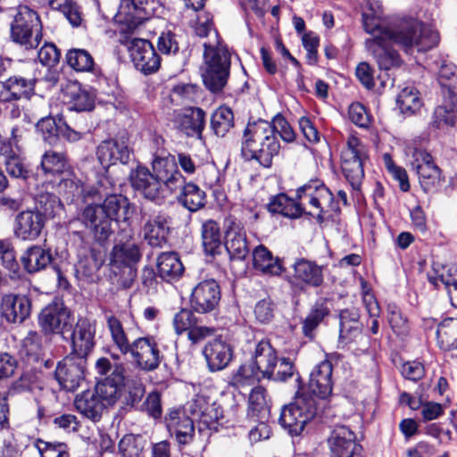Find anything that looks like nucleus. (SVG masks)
Segmentation results:
<instances>
[{"label": "nucleus", "mask_w": 457, "mask_h": 457, "mask_svg": "<svg viewBox=\"0 0 457 457\" xmlns=\"http://www.w3.org/2000/svg\"><path fill=\"white\" fill-rule=\"evenodd\" d=\"M439 41L438 33L431 27L415 19L403 20L395 30H385L382 35L366 39L365 47L375 58L380 70L389 71L398 68L402 59L392 48V43L402 46L405 52L414 47L419 51H428L436 46Z\"/></svg>", "instance_id": "f257e3e1"}, {"label": "nucleus", "mask_w": 457, "mask_h": 457, "mask_svg": "<svg viewBox=\"0 0 457 457\" xmlns=\"http://www.w3.org/2000/svg\"><path fill=\"white\" fill-rule=\"evenodd\" d=\"M330 190L320 179H312L296 190V200L280 194L273 197L268 204V210L272 213L281 214L288 218H299L304 212L308 204L316 213L309 211L310 215H316L319 222L324 220V208L333 202Z\"/></svg>", "instance_id": "f03ea898"}, {"label": "nucleus", "mask_w": 457, "mask_h": 457, "mask_svg": "<svg viewBox=\"0 0 457 457\" xmlns=\"http://www.w3.org/2000/svg\"><path fill=\"white\" fill-rule=\"evenodd\" d=\"M279 148L276 128L271 123L259 120L247 124L241 145L242 155L246 161L256 160L263 167L269 168Z\"/></svg>", "instance_id": "7ed1b4c3"}, {"label": "nucleus", "mask_w": 457, "mask_h": 457, "mask_svg": "<svg viewBox=\"0 0 457 457\" xmlns=\"http://www.w3.org/2000/svg\"><path fill=\"white\" fill-rule=\"evenodd\" d=\"M204 47L206 65L202 74L204 84L212 93L221 92L229 77L230 54L227 46L220 41L217 31H215V42H205Z\"/></svg>", "instance_id": "20e7f679"}, {"label": "nucleus", "mask_w": 457, "mask_h": 457, "mask_svg": "<svg viewBox=\"0 0 457 457\" xmlns=\"http://www.w3.org/2000/svg\"><path fill=\"white\" fill-rule=\"evenodd\" d=\"M174 161L171 156L162 157L155 154L151 162L153 172L145 166L137 165L129 174L132 187L152 201L162 197L160 173L166 165Z\"/></svg>", "instance_id": "39448f33"}, {"label": "nucleus", "mask_w": 457, "mask_h": 457, "mask_svg": "<svg viewBox=\"0 0 457 457\" xmlns=\"http://www.w3.org/2000/svg\"><path fill=\"white\" fill-rule=\"evenodd\" d=\"M318 404L316 398L298 391L295 401L282 409L278 421L289 434L299 436L316 416Z\"/></svg>", "instance_id": "423d86ee"}, {"label": "nucleus", "mask_w": 457, "mask_h": 457, "mask_svg": "<svg viewBox=\"0 0 457 457\" xmlns=\"http://www.w3.org/2000/svg\"><path fill=\"white\" fill-rule=\"evenodd\" d=\"M11 36L26 49L37 47L42 40V24L37 12L20 5L11 25Z\"/></svg>", "instance_id": "0eeeda50"}, {"label": "nucleus", "mask_w": 457, "mask_h": 457, "mask_svg": "<svg viewBox=\"0 0 457 457\" xmlns=\"http://www.w3.org/2000/svg\"><path fill=\"white\" fill-rule=\"evenodd\" d=\"M141 246L134 241L117 242L109 254V265L112 270H127V278L122 281L126 288L131 287L137 276V265L142 259Z\"/></svg>", "instance_id": "6e6552de"}, {"label": "nucleus", "mask_w": 457, "mask_h": 457, "mask_svg": "<svg viewBox=\"0 0 457 457\" xmlns=\"http://www.w3.org/2000/svg\"><path fill=\"white\" fill-rule=\"evenodd\" d=\"M366 158L365 146L354 136L347 139L346 147L342 151V170L353 189L358 190L364 177L363 161Z\"/></svg>", "instance_id": "1a4fd4ad"}, {"label": "nucleus", "mask_w": 457, "mask_h": 457, "mask_svg": "<svg viewBox=\"0 0 457 457\" xmlns=\"http://www.w3.org/2000/svg\"><path fill=\"white\" fill-rule=\"evenodd\" d=\"M411 154V165L418 175L420 187L425 192L433 191L444 181L440 168L431 154L424 150L414 148Z\"/></svg>", "instance_id": "9d476101"}, {"label": "nucleus", "mask_w": 457, "mask_h": 457, "mask_svg": "<svg viewBox=\"0 0 457 457\" xmlns=\"http://www.w3.org/2000/svg\"><path fill=\"white\" fill-rule=\"evenodd\" d=\"M38 323L45 334H59L62 338L71 328V312L63 303L54 302L41 311Z\"/></svg>", "instance_id": "9b49d317"}, {"label": "nucleus", "mask_w": 457, "mask_h": 457, "mask_svg": "<svg viewBox=\"0 0 457 457\" xmlns=\"http://www.w3.org/2000/svg\"><path fill=\"white\" fill-rule=\"evenodd\" d=\"M95 336L96 322L86 317H79L62 339L71 342V354L87 358L95 346Z\"/></svg>", "instance_id": "f8f14e48"}, {"label": "nucleus", "mask_w": 457, "mask_h": 457, "mask_svg": "<svg viewBox=\"0 0 457 457\" xmlns=\"http://www.w3.org/2000/svg\"><path fill=\"white\" fill-rule=\"evenodd\" d=\"M247 415L259 424L249 432V437L253 441L266 439L270 436V430L265 423L269 415V406L266 401V390L262 386L252 389L248 399Z\"/></svg>", "instance_id": "ddd939ff"}, {"label": "nucleus", "mask_w": 457, "mask_h": 457, "mask_svg": "<svg viewBox=\"0 0 457 457\" xmlns=\"http://www.w3.org/2000/svg\"><path fill=\"white\" fill-rule=\"evenodd\" d=\"M86 366L87 358L70 353L58 363L55 378L62 388L74 391L84 380Z\"/></svg>", "instance_id": "4468645a"}, {"label": "nucleus", "mask_w": 457, "mask_h": 457, "mask_svg": "<svg viewBox=\"0 0 457 457\" xmlns=\"http://www.w3.org/2000/svg\"><path fill=\"white\" fill-rule=\"evenodd\" d=\"M133 361L139 369L151 371L161 363V353L154 337H143L134 340L129 346Z\"/></svg>", "instance_id": "2eb2a0df"}, {"label": "nucleus", "mask_w": 457, "mask_h": 457, "mask_svg": "<svg viewBox=\"0 0 457 457\" xmlns=\"http://www.w3.org/2000/svg\"><path fill=\"white\" fill-rule=\"evenodd\" d=\"M220 297V287L218 282L214 279H206L194 287L190 296V305L198 313H210L217 308Z\"/></svg>", "instance_id": "dca6fc26"}, {"label": "nucleus", "mask_w": 457, "mask_h": 457, "mask_svg": "<svg viewBox=\"0 0 457 457\" xmlns=\"http://www.w3.org/2000/svg\"><path fill=\"white\" fill-rule=\"evenodd\" d=\"M129 56L136 69L147 75L157 71L161 58L150 41L133 38L129 46Z\"/></svg>", "instance_id": "f3484780"}, {"label": "nucleus", "mask_w": 457, "mask_h": 457, "mask_svg": "<svg viewBox=\"0 0 457 457\" xmlns=\"http://www.w3.org/2000/svg\"><path fill=\"white\" fill-rule=\"evenodd\" d=\"M330 457H361L362 447L353 431L344 425L336 426L328 440Z\"/></svg>", "instance_id": "a211bd4d"}, {"label": "nucleus", "mask_w": 457, "mask_h": 457, "mask_svg": "<svg viewBox=\"0 0 457 457\" xmlns=\"http://www.w3.org/2000/svg\"><path fill=\"white\" fill-rule=\"evenodd\" d=\"M131 152L129 137L121 136L102 141L96 148V157L104 168H108L117 162L128 163Z\"/></svg>", "instance_id": "6ab92c4d"}, {"label": "nucleus", "mask_w": 457, "mask_h": 457, "mask_svg": "<svg viewBox=\"0 0 457 457\" xmlns=\"http://www.w3.org/2000/svg\"><path fill=\"white\" fill-rule=\"evenodd\" d=\"M46 223L43 213L28 209L15 216L13 232L22 241H34L40 237Z\"/></svg>", "instance_id": "aec40b11"}, {"label": "nucleus", "mask_w": 457, "mask_h": 457, "mask_svg": "<svg viewBox=\"0 0 457 457\" xmlns=\"http://www.w3.org/2000/svg\"><path fill=\"white\" fill-rule=\"evenodd\" d=\"M333 367L328 360H323L312 369L307 386L306 394L312 397L323 400L328 398L333 388ZM305 393L303 388L299 390Z\"/></svg>", "instance_id": "412c9836"}, {"label": "nucleus", "mask_w": 457, "mask_h": 457, "mask_svg": "<svg viewBox=\"0 0 457 457\" xmlns=\"http://www.w3.org/2000/svg\"><path fill=\"white\" fill-rule=\"evenodd\" d=\"M294 273L289 278V282L295 287H319L324 282L323 267L315 262L300 258L293 266Z\"/></svg>", "instance_id": "4be33fe9"}, {"label": "nucleus", "mask_w": 457, "mask_h": 457, "mask_svg": "<svg viewBox=\"0 0 457 457\" xmlns=\"http://www.w3.org/2000/svg\"><path fill=\"white\" fill-rule=\"evenodd\" d=\"M166 427L171 436H175L179 446L195 443L196 440L195 428L193 420L184 411H170L165 417Z\"/></svg>", "instance_id": "5701e85b"}, {"label": "nucleus", "mask_w": 457, "mask_h": 457, "mask_svg": "<svg viewBox=\"0 0 457 457\" xmlns=\"http://www.w3.org/2000/svg\"><path fill=\"white\" fill-rule=\"evenodd\" d=\"M170 220L163 212H159L147 219L143 226V235L150 246L161 248L167 244Z\"/></svg>", "instance_id": "b1692460"}, {"label": "nucleus", "mask_w": 457, "mask_h": 457, "mask_svg": "<svg viewBox=\"0 0 457 457\" xmlns=\"http://www.w3.org/2000/svg\"><path fill=\"white\" fill-rule=\"evenodd\" d=\"M224 245L231 259L242 261L249 253L246 234L239 222L226 220Z\"/></svg>", "instance_id": "393cba45"}, {"label": "nucleus", "mask_w": 457, "mask_h": 457, "mask_svg": "<svg viewBox=\"0 0 457 457\" xmlns=\"http://www.w3.org/2000/svg\"><path fill=\"white\" fill-rule=\"evenodd\" d=\"M1 312L8 322L21 324L30 315V299L24 295H5L1 301Z\"/></svg>", "instance_id": "a878e982"}, {"label": "nucleus", "mask_w": 457, "mask_h": 457, "mask_svg": "<svg viewBox=\"0 0 457 457\" xmlns=\"http://www.w3.org/2000/svg\"><path fill=\"white\" fill-rule=\"evenodd\" d=\"M82 220L98 241L106 240L112 234V221L99 204L87 205L82 212Z\"/></svg>", "instance_id": "bb28decb"}, {"label": "nucleus", "mask_w": 457, "mask_h": 457, "mask_svg": "<svg viewBox=\"0 0 457 457\" xmlns=\"http://www.w3.org/2000/svg\"><path fill=\"white\" fill-rule=\"evenodd\" d=\"M35 80L21 76H12L0 81V102H16L29 98L34 92Z\"/></svg>", "instance_id": "cd10ccee"}, {"label": "nucleus", "mask_w": 457, "mask_h": 457, "mask_svg": "<svg viewBox=\"0 0 457 457\" xmlns=\"http://www.w3.org/2000/svg\"><path fill=\"white\" fill-rule=\"evenodd\" d=\"M124 368L116 366L110 377L100 378L96 386V395L104 403L113 404L120 395V387L124 380Z\"/></svg>", "instance_id": "c85d7f7f"}, {"label": "nucleus", "mask_w": 457, "mask_h": 457, "mask_svg": "<svg viewBox=\"0 0 457 457\" xmlns=\"http://www.w3.org/2000/svg\"><path fill=\"white\" fill-rule=\"evenodd\" d=\"M203 353L211 371H218L226 368L232 359V349L229 345L220 339L209 342Z\"/></svg>", "instance_id": "c756f323"}, {"label": "nucleus", "mask_w": 457, "mask_h": 457, "mask_svg": "<svg viewBox=\"0 0 457 457\" xmlns=\"http://www.w3.org/2000/svg\"><path fill=\"white\" fill-rule=\"evenodd\" d=\"M62 95L70 110L87 112L94 107L93 96L77 81H69L62 88Z\"/></svg>", "instance_id": "7c9ffc66"}, {"label": "nucleus", "mask_w": 457, "mask_h": 457, "mask_svg": "<svg viewBox=\"0 0 457 457\" xmlns=\"http://www.w3.org/2000/svg\"><path fill=\"white\" fill-rule=\"evenodd\" d=\"M54 258L50 249L41 245H32L23 253L21 262L29 273H35L46 270L53 263Z\"/></svg>", "instance_id": "2f4dec72"}, {"label": "nucleus", "mask_w": 457, "mask_h": 457, "mask_svg": "<svg viewBox=\"0 0 457 457\" xmlns=\"http://www.w3.org/2000/svg\"><path fill=\"white\" fill-rule=\"evenodd\" d=\"M205 127V112L201 108H192L178 119L179 129L189 137L202 139Z\"/></svg>", "instance_id": "473e14b6"}, {"label": "nucleus", "mask_w": 457, "mask_h": 457, "mask_svg": "<svg viewBox=\"0 0 457 457\" xmlns=\"http://www.w3.org/2000/svg\"><path fill=\"white\" fill-rule=\"evenodd\" d=\"M277 361L276 350L269 341L262 340L256 345L252 362L256 366L263 378L272 376Z\"/></svg>", "instance_id": "72a5a7b5"}, {"label": "nucleus", "mask_w": 457, "mask_h": 457, "mask_svg": "<svg viewBox=\"0 0 457 457\" xmlns=\"http://www.w3.org/2000/svg\"><path fill=\"white\" fill-rule=\"evenodd\" d=\"M339 341L345 345L353 342L361 335L360 314L357 309H345L340 312Z\"/></svg>", "instance_id": "f704fd0d"}, {"label": "nucleus", "mask_w": 457, "mask_h": 457, "mask_svg": "<svg viewBox=\"0 0 457 457\" xmlns=\"http://www.w3.org/2000/svg\"><path fill=\"white\" fill-rule=\"evenodd\" d=\"M74 404L80 414L93 422L100 420L104 408V403L92 391H86L77 395Z\"/></svg>", "instance_id": "c9c22d12"}, {"label": "nucleus", "mask_w": 457, "mask_h": 457, "mask_svg": "<svg viewBox=\"0 0 457 457\" xmlns=\"http://www.w3.org/2000/svg\"><path fill=\"white\" fill-rule=\"evenodd\" d=\"M158 276L167 282L179 278L184 272V266L174 252L162 253L156 262Z\"/></svg>", "instance_id": "e433bc0d"}, {"label": "nucleus", "mask_w": 457, "mask_h": 457, "mask_svg": "<svg viewBox=\"0 0 457 457\" xmlns=\"http://www.w3.org/2000/svg\"><path fill=\"white\" fill-rule=\"evenodd\" d=\"M201 237L205 253L215 255L220 253L222 248L221 232L215 220H208L202 224Z\"/></svg>", "instance_id": "4c0bfd02"}, {"label": "nucleus", "mask_w": 457, "mask_h": 457, "mask_svg": "<svg viewBox=\"0 0 457 457\" xmlns=\"http://www.w3.org/2000/svg\"><path fill=\"white\" fill-rule=\"evenodd\" d=\"M253 262L255 270L269 275H279L282 265L278 259H275L265 246L258 245L253 252Z\"/></svg>", "instance_id": "58836bf2"}, {"label": "nucleus", "mask_w": 457, "mask_h": 457, "mask_svg": "<svg viewBox=\"0 0 457 457\" xmlns=\"http://www.w3.org/2000/svg\"><path fill=\"white\" fill-rule=\"evenodd\" d=\"M103 264L104 260L100 254L91 250L88 254L79 257L75 266L76 274L88 282L95 281Z\"/></svg>", "instance_id": "ea45409f"}, {"label": "nucleus", "mask_w": 457, "mask_h": 457, "mask_svg": "<svg viewBox=\"0 0 457 457\" xmlns=\"http://www.w3.org/2000/svg\"><path fill=\"white\" fill-rule=\"evenodd\" d=\"M99 205L103 208L112 222L120 220H126L129 217V200L121 195H108L104 203Z\"/></svg>", "instance_id": "a19ab883"}, {"label": "nucleus", "mask_w": 457, "mask_h": 457, "mask_svg": "<svg viewBox=\"0 0 457 457\" xmlns=\"http://www.w3.org/2000/svg\"><path fill=\"white\" fill-rule=\"evenodd\" d=\"M0 164L4 166L6 172L12 178L22 179L29 178V170L12 149L1 148Z\"/></svg>", "instance_id": "79ce46f5"}, {"label": "nucleus", "mask_w": 457, "mask_h": 457, "mask_svg": "<svg viewBox=\"0 0 457 457\" xmlns=\"http://www.w3.org/2000/svg\"><path fill=\"white\" fill-rule=\"evenodd\" d=\"M179 203L190 212H196L205 204V193L197 185L189 182L182 187Z\"/></svg>", "instance_id": "37998d69"}, {"label": "nucleus", "mask_w": 457, "mask_h": 457, "mask_svg": "<svg viewBox=\"0 0 457 457\" xmlns=\"http://www.w3.org/2000/svg\"><path fill=\"white\" fill-rule=\"evenodd\" d=\"M436 337L439 347L444 351L457 349V319L448 318L437 328Z\"/></svg>", "instance_id": "c03bdc74"}, {"label": "nucleus", "mask_w": 457, "mask_h": 457, "mask_svg": "<svg viewBox=\"0 0 457 457\" xmlns=\"http://www.w3.org/2000/svg\"><path fill=\"white\" fill-rule=\"evenodd\" d=\"M396 104L402 113L411 116L421 107L419 92L413 87H406L401 90L396 99Z\"/></svg>", "instance_id": "a18cd8bd"}, {"label": "nucleus", "mask_w": 457, "mask_h": 457, "mask_svg": "<svg viewBox=\"0 0 457 457\" xmlns=\"http://www.w3.org/2000/svg\"><path fill=\"white\" fill-rule=\"evenodd\" d=\"M234 126V114L228 107L220 106L211 118V128L218 137H224Z\"/></svg>", "instance_id": "49530a36"}, {"label": "nucleus", "mask_w": 457, "mask_h": 457, "mask_svg": "<svg viewBox=\"0 0 457 457\" xmlns=\"http://www.w3.org/2000/svg\"><path fill=\"white\" fill-rule=\"evenodd\" d=\"M40 165L45 173L52 174L62 173L69 168L66 154L54 150L45 152Z\"/></svg>", "instance_id": "de8ad7c7"}, {"label": "nucleus", "mask_w": 457, "mask_h": 457, "mask_svg": "<svg viewBox=\"0 0 457 457\" xmlns=\"http://www.w3.org/2000/svg\"><path fill=\"white\" fill-rule=\"evenodd\" d=\"M57 192L67 201H72L75 197L84 195L85 185L73 174L62 178L56 186Z\"/></svg>", "instance_id": "09e8293b"}, {"label": "nucleus", "mask_w": 457, "mask_h": 457, "mask_svg": "<svg viewBox=\"0 0 457 457\" xmlns=\"http://www.w3.org/2000/svg\"><path fill=\"white\" fill-rule=\"evenodd\" d=\"M39 387V381L37 375L33 371H26L14 382L12 383L8 390L4 393V396L12 397L15 395L32 392L34 389Z\"/></svg>", "instance_id": "8fccbe9b"}, {"label": "nucleus", "mask_w": 457, "mask_h": 457, "mask_svg": "<svg viewBox=\"0 0 457 457\" xmlns=\"http://www.w3.org/2000/svg\"><path fill=\"white\" fill-rule=\"evenodd\" d=\"M62 209V204L58 196L51 193H42L36 200L35 211L44 214L45 220L54 218Z\"/></svg>", "instance_id": "3c124183"}, {"label": "nucleus", "mask_w": 457, "mask_h": 457, "mask_svg": "<svg viewBox=\"0 0 457 457\" xmlns=\"http://www.w3.org/2000/svg\"><path fill=\"white\" fill-rule=\"evenodd\" d=\"M65 58L67 64L77 71H90L95 64L92 55L85 49H71Z\"/></svg>", "instance_id": "603ef678"}, {"label": "nucleus", "mask_w": 457, "mask_h": 457, "mask_svg": "<svg viewBox=\"0 0 457 457\" xmlns=\"http://www.w3.org/2000/svg\"><path fill=\"white\" fill-rule=\"evenodd\" d=\"M106 323L113 344L122 354H127L130 344L120 320L114 315H109Z\"/></svg>", "instance_id": "864d4df0"}, {"label": "nucleus", "mask_w": 457, "mask_h": 457, "mask_svg": "<svg viewBox=\"0 0 457 457\" xmlns=\"http://www.w3.org/2000/svg\"><path fill=\"white\" fill-rule=\"evenodd\" d=\"M47 2L51 9L61 12L73 27L80 25L81 12L73 0H47Z\"/></svg>", "instance_id": "5fc2aeb1"}, {"label": "nucleus", "mask_w": 457, "mask_h": 457, "mask_svg": "<svg viewBox=\"0 0 457 457\" xmlns=\"http://www.w3.org/2000/svg\"><path fill=\"white\" fill-rule=\"evenodd\" d=\"M145 441L139 435L127 434L119 442V453L122 457H140Z\"/></svg>", "instance_id": "6e6d98bb"}, {"label": "nucleus", "mask_w": 457, "mask_h": 457, "mask_svg": "<svg viewBox=\"0 0 457 457\" xmlns=\"http://www.w3.org/2000/svg\"><path fill=\"white\" fill-rule=\"evenodd\" d=\"M145 395V386L141 382L132 381L126 386V392L122 399V408L126 411L139 410L141 401Z\"/></svg>", "instance_id": "4d7b16f0"}, {"label": "nucleus", "mask_w": 457, "mask_h": 457, "mask_svg": "<svg viewBox=\"0 0 457 457\" xmlns=\"http://www.w3.org/2000/svg\"><path fill=\"white\" fill-rule=\"evenodd\" d=\"M160 174L162 194L165 190L172 193L184 186L185 178L179 170L173 167V162L166 165Z\"/></svg>", "instance_id": "13d9d810"}, {"label": "nucleus", "mask_w": 457, "mask_h": 457, "mask_svg": "<svg viewBox=\"0 0 457 457\" xmlns=\"http://www.w3.org/2000/svg\"><path fill=\"white\" fill-rule=\"evenodd\" d=\"M42 336L34 330L28 332L22 339L21 353H23L29 360L37 361L43 353Z\"/></svg>", "instance_id": "bf43d9fd"}, {"label": "nucleus", "mask_w": 457, "mask_h": 457, "mask_svg": "<svg viewBox=\"0 0 457 457\" xmlns=\"http://www.w3.org/2000/svg\"><path fill=\"white\" fill-rule=\"evenodd\" d=\"M261 372L252 362L242 364L237 372L233 375L231 383L236 386H243L252 384L255 379H259Z\"/></svg>", "instance_id": "052dcab7"}, {"label": "nucleus", "mask_w": 457, "mask_h": 457, "mask_svg": "<svg viewBox=\"0 0 457 457\" xmlns=\"http://www.w3.org/2000/svg\"><path fill=\"white\" fill-rule=\"evenodd\" d=\"M382 15V5L377 4V9H374V13L370 14L368 12L362 13V22L365 31L369 34L376 36L382 35L385 30H395V28L381 29L379 27V18Z\"/></svg>", "instance_id": "680f3d73"}, {"label": "nucleus", "mask_w": 457, "mask_h": 457, "mask_svg": "<svg viewBox=\"0 0 457 457\" xmlns=\"http://www.w3.org/2000/svg\"><path fill=\"white\" fill-rule=\"evenodd\" d=\"M37 129L46 142L54 145L58 140L61 126L57 125L54 119L48 117L43 118L37 122Z\"/></svg>", "instance_id": "e2e57ef3"}, {"label": "nucleus", "mask_w": 457, "mask_h": 457, "mask_svg": "<svg viewBox=\"0 0 457 457\" xmlns=\"http://www.w3.org/2000/svg\"><path fill=\"white\" fill-rule=\"evenodd\" d=\"M197 324V319L194 312L188 309H182L175 314L173 326L177 334L189 332L194 325Z\"/></svg>", "instance_id": "0e129e2a"}, {"label": "nucleus", "mask_w": 457, "mask_h": 457, "mask_svg": "<svg viewBox=\"0 0 457 457\" xmlns=\"http://www.w3.org/2000/svg\"><path fill=\"white\" fill-rule=\"evenodd\" d=\"M0 261L2 265L10 271L16 272L19 270L15 250L8 239H0Z\"/></svg>", "instance_id": "69168bd1"}, {"label": "nucleus", "mask_w": 457, "mask_h": 457, "mask_svg": "<svg viewBox=\"0 0 457 457\" xmlns=\"http://www.w3.org/2000/svg\"><path fill=\"white\" fill-rule=\"evenodd\" d=\"M36 446L41 457H69L68 447L63 443H49L38 439Z\"/></svg>", "instance_id": "338daca9"}, {"label": "nucleus", "mask_w": 457, "mask_h": 457, "mask_svg": "<svg viewBox=\"0 0 457 457\" xmlns=\"http://www.w3.org/2000/svg\"><path fill=\"white\" fill-rule=\"evenodd\" d=\"M253 313L260 323L268 324L275 316V304L270 298L262 299L256 303Z\"/></svg>", "instance_id": "774afa93"}]
</instances>
